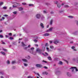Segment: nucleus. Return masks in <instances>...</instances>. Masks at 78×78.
<instances>
[{"label": "nucleus", "mask_w": 78, "mask_h": 78, "mask_svg": "<svg viewBox=\"0 0 78 78\" xmlns=\"http://www.w3.org/2000/svg\"><path fill=\"white\" fill-rule=\"evenodd\" d=\"M36 17L37 18V19H39L40 18H41V14H37L36 15Z\"/></svg>", "instance_id": "f257e3e1"}, {"label": "nucleus", "mask_w": 78, "mask_h": 78, "mask_svg": "<svg viewBox=\"0 0 78 78\" xmlns=\"http://www.w3.org/2000/svg\"><path fill=\"white\" fill-rule=\"evenodd\" d=\"M36 51H38L41 54V53H42V50H41L39 48H37V49Z\"/></svg>", "instance_id": "f03ea898"}, {"label": "nucleus", "mask_w": 78, "mask_h": 78, "mask_svg": "<svg viewBox=\"0 0 78 78\" xmlns=\"http://www.w3.org/2000/svg\"><path fill=\"white\" fill-rule=\"evenodd\" d=\"M53 29V27H51L49 30H47L46 31V32H50V31H52V30Z\"/></svg>", "instance_id": "7ed1b4c3"}, {"label": "nucleus", "mask_w": 78, "mask_h": 78, "mask_svg": "<svg viewBox=\"0 0 78 78\" xmlns=\"http://www.w3.org/2000/svg\"><path fill=\"white\" fill-rule=\"evenodd\" d=\"M53 43L55 44H58V43H59V41H58V40H55L53 41Z\"/></svg>", "instance_id": "20e7f679"}, {"label": "nucleus", "mask_w": 78, "mask_h": 78, "mask_svg": "<svg viewBox=\"0 0 78 78\" xmlns=\"http://www.w3.org/2000/svg\"><path fill=\"white\" fill-rule=\"evenodd\" d=\"M36 66L37 67H40V68H41L43 67L42 65L39 64H36Z\"/></svg>", "instance_id": "39448f33"}, {"label": "nucleus", "mask_w": 78, "mask_h": 78, "mask_svg": "<svg viewBox=\"0 0 78 78\" xmlns=\"http://www.w3.org/2000/svg\"><path fill=\"white\" fill-rule=\"evenodd\" d=\"M76 68V67H72L70 68V69H71L72 72H74V70L75 69V68Z\"/></svg>", "instance_id": "423d86ee"}, {"label": "nucleus", "mask_w": 78, "mask_h": 78, "mask_svg": "<svg viewBox=\"0 0 78 78\" xmlns=\"http://www.w3.org/2000/svg\"><path fill=\"white\" fill-rule=\"evenodd\" d=\"M67 75L68 76H72V74H71L69 73H67Z\"/></svg>", "instance_id": "0eeeda50"}, {"label": "nucleus", "mask_w": 78, "mask_h": 78, "mask_svg": "<svg viewBox=\"0 0 78 78\" xmlns=\"http://www.w3.org/2000/svg\"><path fill=\"white\" fill-rule=\"evenodd\" d=\"M49 35L50 34H49L48 33H46L43 34V36H49Z\"/></svg>", "instance_id": "6e6552de"}, {"label": "nucleus", "mask_w": 78, "mask_h": 78, "mask_svg": "<svg viewBox=\"0 0 78 78\" xmlns=\"http://www.w3.org/2000/svg\"><path fill=\"white\" fill-rule=\"evenodd\" d=\"M71 48L72 49H73L74 51H76V49H75V47L74 46H72L71 47Z\"/></svg>", "instance_id": "1a4fd4ad"}, {"label": "nucleus", "mask_w": 78, "mask_h": 78, "mask_svg": "<svg viewBox=\"0 0 78 78\" xmlns=\"http://www.w3.org/2000/svg\"><path fill=\"white\" fill-rule=\"evenodd\" d=\"M53 19H52L50 21V25H51L53 24Z\"/></svg>", "instance_id": "9d476101"}, {"label": "nucleus", "mask_w": 78, "mask_h": 78, "mask_svg": "<svg viewBox=\"0 0 78 78\" xmlns=\"http://www.w3.org/2000/svg\"><path fill=\"white\" fill-rule=\"evenodd\" d=\"M43 75H48V73L46 72H43L42 73Z\"/></svg>", "instance_id": "9b49d317"}, {"label": "nucleus", "mask_w": 78, "mask_h": 78, "mask_svg": "<svg viewBox=\"0 0 78 78\" xmlns=\"http://www.w3.org/2000/svg\"><path fill=\"white\" fill-rule=\"evenodd\" d=\"M40 26L42 28H44V24L42 23H41L40 24Z\"/></svg>", "instance_id": "f8f14e48"}, {"label": "nucleus", "mask_w": 78, "mask_h": 78, "mask_svg": "<svg viewBox=\"0 0 78 78\" xmlns=\"http://www.w3.org/2000/svg\"><path fill=\"white\" fill-rule=\"evenodd\" d=\"M41 20H44L45 19V16L44 15H42L41 16Z\"/></svg>", "instance_id": "ddd939ff"}, {"label": "nucleus", "mask_w": 78, "mask_h": 78, "mask_svg": "<svg viewBox=\"0 0 78 78\" xmlns=\"http://www.w3.org/2000/svg\"><path fill=\"white\" fill-rule=\"evenodd\" d=\"M57 6L58 8H59L61 7V4H60V3H58L57 4Z\"/></svg>", "instance_id": "4468645a"}, {"label": "nucleus", "mask_w": 78, "mask_h": 78, "mask_svg": "<svg viewBox=\"0 0 78 78\" xmlns=\"http://www.w3.org/2000/svg\"><path fill=\"white\" fill-rule=\"evenodd\" d=\"M22 60L24 62H28V60L25 59H23Z\"/></svg>", "instance_id": "2eb2a0df"}, {"label": "nucleus", "mask_w": 78, "mask_h": 78, "mask_svg": "<svg viewBox=\"0 0 78 78\" xmlns=\"http://www.w3.org/2000/svg\"><path fill=\"white\" fill-rule=\"evenodd\" d=\"M18 9L19 11H22V10H23V8L22 7H18Z\"/></svg>", "instance_id": "dca6fc26"}, {"label": "nucleus", "mask_w": 78, "mask_h": 78, "mask_svg": "<svg viewBox=\"0 0 78 78\" xmlns=\"http://www.w3.org/2000/svg\"><path fill=\"white\" fill-rule=\"evenodd\" d=\"M3 55H5V52H3V51H1L0 52Z\"/></svg>", "instance_id": "f3484780"}, {"label": "nucleus", "mask_w": 78, "mask_h": 78, "mask_svg": "<svg viewBox=\"0 0 78 78\" xmlns=\"http://www.w3.org/2000/svg\"><path fill=\"white\" fill-rule=\"evenodd\" d=\"M68 17H69V18H70V19H72V18H73V16H68Z\"/></svg>", "instance_id": "a211bd4d"}, {"label": "nucleus", "mask_w": 78, "mask_h": 78, "mask_svg": "<svg viewBox=\"0 0 78 78\" xmlns=\"http://www.w3.org/2000/svg\"><path fill=\"white\" fill-rule=\"evenodd\" d=\"M22 46H23V47H24V46H26V45L24 44V43H23V42H22Z\"/></svg>", "instance_id": "6ab92c4d"}, {"label": "nucleus", "mask_w": 78, "mask_h": 78, "mask_svg": "<svg viewBox=\"0 0 78 78\" xmlns=\"http://www.w3.org/2000/svg\"><path fill=\"white\" fill-rule=\"evenodd\" d=\"M23 47H24L23 48H24V50H26L27 49V48H28L27 47H26V46H24Z\"/></svg>", "instance_id": "aec40b11"}, {"label": "nucleus", "mask_w": 78, "mask_h": 78, "mask_svg": "<svg viewBox=\"0 0 78 78\" xmlns=\"http://www.w3.org/2000/svg\"><path fill=\"white\" fill-rule=\"evenodd\" d=\"M26 58H27L28 59H30V56H27L26 57Z\"/></svg>", "instance_id": "412c9836"}, {"label": "nucleus", "mask_w": 78, "mask_h": 78, "mask_svg": "<svg viewBox=\"0 0 78 78\" xmlns=\"http://www.w3.org/2000/svg\"><path fill=\"white\" fill-rule=\"evenodd\" d=\"M24 66L26 67H27V66H28V64L27 63H24Z\"/></svg>", "instance_id": "4be33fe9"}, {"label": "nucleus", "mask_w": 78, "mask_h": 78, "mask_svg": "<svg viewBox=\"0 0 78 78\" xmlns=\"http://www.w3.org/2000/svg\"><path fill=\"white\" fill-rule=\"evenodd\" d=\"M47 12H48L47 11H45V10L43 11V13H44V14H47Z\"/></svg>", "instance_id": "5701e85b"}, {"label": "nucleus", "mask_w": 78, "mask_h": 78, "mask_svg": "<svg viewBox=\"0 0 78 78\" xmlns=\"http://www.w3.org/2000/svg\"><path fill=\"white\" fill-rule=\"evenodd\" d=\"M13 14H16L17 13V12L16 11H15V12H13Z\"/></svg>", "instance_id": "b1692460"}, {"label": "nucleus", "mask_w": 78, "mask_h": 78, "mask_svg": "<svg viewBox=\"0 0 78 78\" xmlns=\"http://www.w3.org/2000/svg\"><path fill=\"white\" fill-rule=\"evenodd\" d=\"M33 37V38H34V39H38V37L35 36V37Z\"/></svg>", "instance_id": "393cba45"}, {"label": "nucleus", "mask_w": 78, "mask_h": 78, "mask_svg": "<svg viewBox=\"0 0 78 78\" xmlns=\"http://www.w3.org/2000/svg\"><path fill=\"white\" fill-rule=\"evenodd\" d=\"M2 5H3V2H1L0 3V6H2Z\"/></svg>", "instance_id": "a878e982"}, {"label": "nucleus", "mask_w": 78, "mask_h": 78, "mask_svg": "<svg viewBox=\"0 0 78 78\" xmlns=\"http://www.w3.org/2000/svg\"><path fill=\"white\" fill-rule=\"evenodd\" d=\"M17 7V5H13V8H16Z\"/></svg>", "instance_id": "bb28decb"}, {"label": "nucleus", "mask_w": 78, "mask_h": 78, "mask_svg": "<svg viewBox=\"0 0 78 78\" xmlns=\"http://www.w3.org/2000/svg\"><path fill=\"white\" fill-rule=\"evenodd\" d=\"M54 2V3H55V4H58V1H55Z\"/></svg>", "instance_id": "cd10ccee"}, {"label": "nucleus", "mask_w": 78, "mask_h": 78, "mask_svg": "<svg viewBox=\"0 0 78 78\" xmlns=\"http://www.w3.org/2000/svg\"><path fill=\"white\" fill-rule=\"evenodd\" d=\"M29 6H33L34 5L33 4H29Z\"/></svg>", "instance_id": "c85d7f7f"}, {"label": "nucleus", "mask_w": 78, "mask_h": 78, "mask_svg": "<svg viewBox=\"0 0 78 78\" xmlns=\"http://www.w3.org/2000/svg\"><path fill=\"white\" fill-rule=\"evenodd\" d=\"M34 50V48H30V50L32 51H33V50Z\"/></svg>", "instance_id": "c756f323"}, {"label": "nucleus", "mask_w": 78, "mask_h": 78, "mask_svg": "<svg viewBox=\"0 0 78 78\" xmlns=\"http://www.w3.org/2000/svg\"><path fill=\"white\" fill-rule=\"evenodd\" d=\"M64 7H65V8H69V5H65Z\"/></svg>", "instance_id": "7c9ffc66"}, {"label": "nucleus", "mask_w": 78, "mask_h": 78, "mask_svg": "<svg viewBox=\"0 0 78 78\" xmlns=\"http://www.w3.org/2000/svg\"><path fill=\"white\" fill-rule=\"evenodd\" d=\"M59 64H61V65L62 64V62L61 61H60L59 63H58Z\"/></svg>", "instance_id": "2f4dec72"}, {"label": "nucleus", "mask_w": 78, "mask_h": 78, "mask_svg": "<svg viewBox=\"0 0 78 78\" xmlns=\"http://www.w3.org/2000/svg\"><path fill=\"white\" fill-rule=\"evenodd\" d=\"M54 48V47L53 46H50V48H51V49H52Z\"/></svg>", "instance_id": "473e14b6"}, {"label": "nucleus", "mask_w": 78, "mask_h": 78, "mask_svg": "<svg viewBox=\"0 0 78 78\" xmlns=\"http://www.w3.org/2000/svg\"><path fill=\"white\" fill-rule=\"evenodd\" d=\"M9 39H10V40H13L14 39V38L12 37H10Z\"/></svg>", "instance_id": "72a5a7b5"}, {"label": "nucleus", "mask_w": 78, "mask_h": 78, "mask_svg": "<svg viewBox=\"0 0 78 78\" xmlns=\"http://www.w3.org/2000/svg\"><path fill=\"white\" fill-rule=\"evenodd\" d=\"M7 64H10V62H9V60H8L7 61Z\"/></svg>", "instance_id": "f704fd0d"}, {"label": "nucleus", "mask_w": 78, "mask_h": 78, "mask_svg": "<svg viewBox=\"0 0 78 78\" xmlns=\"http://www.w3.org/2000/svg\"><path fill=\"white\" fill-rule=\"evenodd\" d=\"M15 63H16V61H12V64H15Z\"/></svg>", "instance_id": "c9c22d12"}, {"label": "nucleus", "mask_w": 78, "mask_h": 78, "mask_svg": "<svg viewBox=\"0 0 78 78\" xmlns=\"http://www.w3.org/2000/svg\"><path fill=\"white\" fill-rule=\"evenodd\" d=\"M30 53H31V54H33V51H30Z\"/></svg>", "instance_id": "e433bc0d"}, {"label": "nucleus", "mask_w": 78, "mask_h": 78, "mask_svg": "<svg viewBox=\"0 0 78 78\" xmlns=\"http://www.w3.org/2000/svg\"><path fill=\"white\" fill-rule=\"evenodd\" d=\"M45 46L46 47H48V43H46L45 44Z\"/></svg>", "instance_id": "4c0bfd02"}, {"label": "nucleus", "mask_w": 78, "mask_h": 78, "mask_svg": "<svg viewBox=\"0 0 78 78\" xmlns=\"http://www.w3.org/2000/svg\"><path fill=\"white\" fill-rule=\"evenodd\" d=\"M48 59L49 60H51V58L50 57H48Z\"/></svg>", "instance_id": "58836bf2"}, {"label": "nucleus", "mask_w": 78, "mask_h": 78, "mask_svg": "<svg viewBox=\"0 0 78 78\" xmlns=\"http://www.w3.org/2000/svg\"><path fill=\"white\" fill-rule=\"evenodd\" d=\"M0 37H1V38H3V36L2 35H0Z\"/></svg>", "instance_id": "ea45409f"}, {"label": "nucleus", "mask_w": 78, "mask_h": 78, "mask_svg": "<svg viewBox=\"0 0 78 78\" xmlns=\"http://www.w3.org/2000/svg\"><path fill=\"white\" fill-rule=\"evenodd\" d=\"M44 69H48L47 67L45 66H44Z\"/></svg>", "instance_id": "a19ab883"}, {"label": "nucleus", "mask_w": 78, "mask_h": 78, "mask_svg": "<svg viewBox=\"0 0 78 78\" xmlns=\"http://www.w3.org/2000/svg\"><path fill=\"white\" fill-rule=\"evenodd\" d=\"M34 41L35 42H37V40H34Z\"/></svg>", "instance_id": "79ce46f5"}, {"label": "nucleus", "mask_w": 78, "mask_h": 78, "mask_svg": "<svg viewBox=\"0 0 78 78\" xmlns=\"http://www.w3.org/2000/svg\"><path fill=\"white\" fill-rule=\"evenodd\" d=\"M3 8L4 9H6V8H7V7H3Z\"/></svg>", "instance_id": "37998d69"}, {"label": "nucleus", "mask_w": 78, "mask_h": 78, "mask_svg": "<svg viewBox=\"0 0 78 78\" xmlns=\"http://www.w3.org/2000/svg\"><path fill=\"white\" fill-rule=\"evenodd\" d=\"M33 54L34 55H36V52H33Z\"/></svg>", "instance_id": "c03bdc74"}, {"label": "nucleus", "mask_w": 78, "mask_h": 78, "mask_svg": "<svg viewBox=\"0 0 78 78\" xmlns=\"http://www.w3.org/2000/svg\"><path fill=\"white\" fill-rule=\"evenodd\" d=\"M9 35V36H12V34L11 33H9L8 34Z\"/></svg>", "instance_id": "a18cd8bd"}, {"label": "nucleus", "mask_w": 78, "mask_h": 78, "mask_svg": "<svg viewBox=\"0 0 78 78\" xmlns=\"http://www.w3.org/2000/svg\"><path fill=\"white\" fill-rule=\"evenodd\" d=\"M75 69L76 72H78V69H77V68H76H76H75Z\"/></svg>", "instance_id": "49530a36"}, {"label": "nucleus", "mask_w": 78, "mask_h": 78, "mask_svg": "<svg viewBox=\"0 0 78 78\" xmlns=\"http://www.w3.org/2000/svg\"><path fill=\"white\" fill-rule=\"evenodd\" d=\"M42 62H44L45 63H47V62H46V61H45L44 60H43L42 61Z\"/></svg>", "instance_id": "de8ad7c7"}, {"label": "nucleus", "mask_w": 78, "mask_h": 78, "mask_svg": "<svg viewBox=\"0 0 78 78\" xmlns=\"http://www.w3.org/2000/svg\"><path fill=\"white\" fill-rule=\"evenodd\" d=\"M22 4L23 5H26V3H22Z\"/></svg>", "instance_id": "09e8293b"}, {"label": "nucleus", "mask_w": 78, "mask_h": 78, "mask_svg": "<svg viewBox=\"0 0 78 78\" xmlns=\"http://www.w3.org/2000/svg\"><path fill=\"white\" fill-rule=\"evenodd\" d=\"M12 68L13 69H14L16 68V67H15V66H13Z\"/></svg>", "instance_id": "8fccbe9b"}, {"label": "nucleus", "mask_w": 78, "mask_h": 78, "mask_svg": "<svg viewBox=\"0 0 78 78\" xmlns=\"http://www.w3.org/2000/svg\"><path fill=\"white\" fill-rule=\"evenodd\" d=\"M65 62H66V63H67V64H68L69 63V62H68V61H67V60H65Z\"/></svg>", "instance_id": "3c124183"}, {"label": "nucleus", "mask_w": 78, "mask_h": 78, "mask_svg": "<svg viewBox=\"0 0 78 78\" xmlns=\"http://www.w3.org/2000/svg\"><path fill=\"white\" fill-rule=\"evenodd\" d=\"M50 13L52 14H54V12L53 11H51L50 12Z\"/></svg>", "instance_id": "603ef678"}, {"label": "nucleus", "mask_w": 78, "mask_h": 78, "mask_svg": "<svg viewBox=\"0 0 78 78\" xmlns=\"http://www.w3.org/2000/svg\"><path fill=\"white\" fill-rule=\"evenodd\" d=\"M28 78H32V77L31 76H28L27 77Z\"/></svg>", "instance_id": "864d4df0"}, {"label": "nucleus", "mask_w": 78, "mask_h": 78, "mask_svg": "<svg viewBox=\"0 0 78 78\" xmlns=\"http://www.w3.org/2000/svg\"><path fill=\"white\" fill-rule=\"evenodd\" d=\"M45 54L47 55V56H48V53H47L46 52H45Z\"/></svg>", "instance_id": "5fc2aeb1"}, {"label": "nucleus", "mask_w": 78, "mask_h": 78, "mask_svg": "<svg viewBox=\"0 0 78 78\" xmlns=\"http://www.w3.org/2000/svg\"><path fill=\"white\" fill-rule=\"evenodd\" d=\"M5 37H9V36L7 35H6Z\"/></svg>", "instance_id": "6e6d98bb"}, {"label": "nucleus", "mask_w": 78, "mask_h": 78, "mask_svg": "<svg viewBox=\"0 0 78 78\" xmlns=\"http://www.w3.org/2000/svg\"><path fill=\"white\" fill-rule=\"evenodd\" d=\"M30 47H31V45H29L27 47V48H30Z\"/></svg>", "instance_id": "4d7b16f0"}, {"label": "nucleus", "mask_w": 78, "mask_h": 78, "mask_svg": "<svg viewBox=\"0 0 78 78\" xmlns=\"http://www.w3.org/2000/svg\"><path fill=\"white\" fill-rule=\"evenodd\" d=\"M3 50H4V51H7V50L6 49H3Z\"/></svg>", "instance_id": "13d9d810"}, {"label": "nucleus", "mask_w": 78, "mask_h": 78, "mask_svg": "<svg viewBox=\"0 0 78 78\" xmlns=\"http://www.w3.org/2000/svg\"><path fill=\"white\" fill-rule=\"evenodd\" d=\"M37 75L38 76H40V75L39 74V73H37Z\"/></svg>", "instance_id": "bf43d9fd"}, {"label": "nucleus", "mask_w": 78, "mask_h": 78, "mask_svg": "<svg viewBox=\"0 0 78 78\" xmlns=\"http://www.w3.org/2000/svg\"><path fill=\"white\" fill-rule=\"evenodd\" d=\"M4 16H5V17H7V16H8L7 15H4Z\"/></svg>", "instance_id": "052dcab7"}, {"label": "nucleus", "mask_w": 78, "mask_h": 78, "mask_svg": "<svg viewBox=\"0 0 78 78\" xmlns=\"http://www.w3.org/2000/svg\"><path fill=\"white\" fill-rule=\"evenodd\" d=\"M73 61H75V58H73Z\"/></svg>", "instance_id": "680f3d73"}, {"label": "nucleus", "mask_w": 78, "mask_h": 78, "mask_svg": "<svg viewBox=\"0 0 78 78\" xmlns=\"http://www.w3.org/2000/svg\"><path fill=\"white\" fill-rule=\"evenodd\" d=\"M15 3H16V5H20L19 3H17V2H16Z\"/></svg>", "instance_id": "e2e57ef3"}, {"label": "nucleus", "mask_w": 78, "mask_h": 78, "mask_svg": "<svg viewBox=\"0 0 78 78\" xmlns=\"http://www.w3.org/2000/svg\"><path fill=\"white\" fill-rule=\"evenodd\" d=\"M64 3H62V6H64Z\"/></svg>", "instance_id": "0e129e2a"}, {"label": "nucleus", "mask_w": 78, "mask_h": 78, "mask_svg": "<svg viewBox=\"0 0 78 78\" xmlns=\"http://www.w3.org/2000/svg\"><path fill=\"white\" fill-rule=\"evenodd\" d=\"M2 44H5V43L4 42H3L2 43Z\"/></svg>", "instance_id": "69168bd1"}, {"label": "nucleus", "mask_w": 78, "mask_h": 78, "mask_svg": "<svg viewBox=\"0 0 78 78\" xmlns=\"http://www.w3.org/2000/svg\"><path fill=\"white\" fill-rule=\"evenodd\" d=\"M50 44H51V43H52V41H50Z\"/></svg>", "instance_id": "338daca9"}, {"label": "nucleus", "mask_w": 78, "mask_h": 78, "mask_svg": "<svg viewBox=\"0 0 78 78\" xmlns=\"http://www.w3.org/2000/svg\"><path fill=\"white\" fill-rule=\"evenodd\" d=\"M1 78H3V76H1Z\"/></svg>", "instance_id": "774afa93"}]
</instances>
